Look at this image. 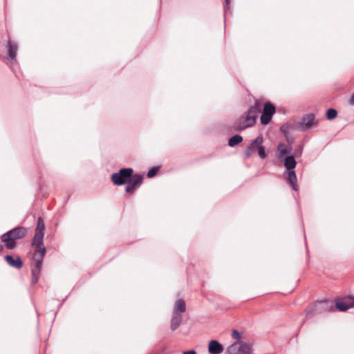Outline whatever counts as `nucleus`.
Masks as SVG:
<instances>
[{
  "mask_svg": "<svg viewBox=\"0 0 354 354\" xmlns=\"http://www.w3.org/2000/svg\"><path fill=\"white\" fill-rule=\"evenodd\" d=\"M225 1L226 7L229 6V5H230V0H225Z\"/></svg>",
  "mask_w": 354,
  "mask_h": 354,
  "instance_id": "nucleus-27",
  "label": "nucleus"
},
{
  "mask_svg": "<svg viewBox=\"0 0 354 354\" xmlns=\"http://www.w3.org/2000/svg\"><path fill=\"white\" fill-rule=\"evenodd\" d=\"M315 116L313 114L305 115L301 122H298L297 129L301 131H306L310 129L314 124Z\"/></svg>",
  "mask_w": 354,
  "mask_h": 354,
  "instance_id": "nucleus-10",
  "label": "nucleus"
},
{
  "mask_svg": "<svg viewBox=\"0 0 354 354\" xmlns=\"http://www.w3.org/2000/svg\"><path fill=\"white\" fill-rule=\"evenodd\" d=\"M354 306V297L348 296L335 301V307L339 311H346Z\"/></svg>",
  "mask_w": 354,
  "mask_h": 354,
  "instance_id": "nucleus-8",
  "label": "nucleus"
},
{
  "mask_svg": "<svg viewBox=\"0 0 354 354\" xmlns=\"http://www.w3.org/2000/svg\"><path fill=\"white\" fill-rule=\"evenodd\" d=\"M186 310V304L183 299L176 300L174 304L173 313L182 315Z\"/></svg>",
  "mask_w": 354,
  "mask_h": 354,
  "instance_id": "nucleus-14",
  "label": "nucleus"
},
{
  "mask_svg": "<svg viewBox=\"0 0 354 354\" xmlns=\"http://www.w3.org/2000/svg\"><path fill=\"white\" fill-rule=\"evenodd\" d=\"M18 50L17 44L12 41L8 43V55L12 62H16L17 53Z\"/></svg>",
  "mask_w": 354,
  "mask_h": 354,
  "instance_id": "nucleus-15",
  "label": "nucleus"
},
{
  "mask_svg": "<svg viewBox=\"0 0 354 354\" xmlns=\"http://www.w3.org/2000/svg\"><path fill=\"white\" fill-rule=\"evenodd\" d=\"M262 143L263 137L262 136H259L252 142L250 146L254 149L258 150V153L260 158L265 159L266 158V153L265 152L264 147L262 146Z\"/></svg>",
  "mask_w": 354,
  "mask_h": 354,
  "instance_id": "nucleus-11",
  "label": "nucleus"
},
{
  "mask_svg": "<svg viewBox=\"0 0 354 354\" xmlns=\"http://www.w3.org/2000/svg\"><path fill=\"white\" fill-rule=\"evenodd\" d=\"M183 354H196V352L194 350H190V351L184 352Z\"/></svg>",
  "mask_w": 354,
  "mask_h": 354,
  "instance_id": "nucleus-25",
  "label": "nucleus"
},
{
  "mask_svg": "<svg viewBox=\"0 0 354 354\" xmlns=\"http://www.w3.org/2000/svg\"><path fill=\"white\" fill-rule=\"evenodd\" d=\"M255 151L256 150L252 148V147L249 146L245 151V156L249 158L255 152Z\"/></svg>",
  "mask_w": 354,
  "mask_h": 354,
  "instance_id": "nucleus-22",
  "label": "nucleus"
},
{
  "mask_svg": "<svg viewBox=\"0 0 354 354\" xmlns=\"http://www.w3.org/2000/svg\"><path fill=\"white\" fill-rule=\"evenodd\" d=\"M133 172V171L131 168L122 169L118 172L113 173L111 175V180L115 185H122L127 183L128 179L131 177Z\"/></svg>",
  "mask_w": 354,
  "mask_h": 354,
  "instance_id": "nucleus-6",
  "label": "nucleus"
},
{
  "mask_svg": "<svg viewBox=\"0 0 354 354\" xmlns=\"http://www.w3.org/2000/svg\"><path fill=\"white\" fill-rule=\"evenodd\" d=\"M255 151L256 150L252 148V147L249 146L245 151V156L249 158L255 152Z\"/></svg>",
  "mask_w": 354,
  "mask_h": 354,
  "instance_id": "nucleus-23",
  "label": "nucleus"
},
{
  "mask_svg": "<svg viewBox=\"0 0 354 354\" xmlns=\"http://www.w3.org/2000/svg\"><path fill=\"white\" fill-rule=\"evenodd\" d=\"M259 112L257 105L252 106L248 111L245 115L241 116L234 124V130L242 131L248 127L253 126L256 122L258 113Z\"/></svg>",
  "mask_w": 354,
  "mask_h": 354,
  "instance_id": "nucleus-2",
  "label": "nucleus"
},
{
  "mask_svg": "<svg viewBox=\"0 0 354 354\" xmlns=\"http://www.w3.org/2000/svg\"><path fill=\"white\" fill-rule=\"evenodd\" d=\"M320 304L322 306H325L326 304V302H322V303H320Z\"/></svg>",
  "mask_w": 354,
  "mask_h": 354,
  "instance_id": "nucleus-28",
  "label": "nucleus"
},
{
  "mask_svg": "<svg viewBox=\"0 0 354 354\" xmlns=\"http://www.w3.org/2000/svg\"><path fill=\"white\" fill-rule=\"evenodd\" d=\"M350 104L351 105H354V93L351 95V97L350 99Z\"/></svg>",
  "mask_w": 354,
  "mask_h": 354,
  "instance_id": "nucleus-26",
  "label": "nucleus"
},
{
  "mask_svg": "<svg viewBox=\"0 0 354 354\" xmlns=\"http://www.w3.org/2000/svg\"><path fill=\"white\" fill-rule=\"evenodd\" d=\"M26 233L27 230L25 227H17L3 234L1 241L5 243L6 248L13 250L17 245L15 240L24 237Z\"/></svg>",
  "mask_w": 354,
  "mask_h": 354,
  "instance_id": "nucleus-3",
  "label": "nucleus"
},
{
  "mask_svg": "<svg viewBox=\"0 0 354 354\" xmlns=\"http://www.w3.org/2000/svg\"><path fill=\"white\" fill-rule=\"evenodd\" d=\"M301 150H300L299 152H298V154H301Z\"/></svg>",
  "mask_w": 354,
  "mask_h": 354,
  "instance_id": "nucleus-30",
  "label": "nucleus"
},
{
  "mask_svg": "<svg viewBox=\"0 0 354 354\" xmlns=\"http://www.w3.org/2000/svg\"><path fill=\"white\" fill-rule=\"evenodd\" d=\"M45 225L43 219L39 217L37 221V225L35 229V233L44 234Z\"/></svg>",
  "mask_w": 354,
  "mask_h": 354,
  "instance_id": "nucleus-19",
  "label": "nucleus"
},
{
  "mask_svg": "<svg viewBox=\"0 0 354 354\" xmlns=\"http://www.w3.org/2000/svg\"><path fill=\"white\" fill-rule=\"evenodd\" d=\"M183 319V315L173 313L171 319V329L175 330L180 324Z\"/></svg>",
  "mask_w": 354,
  "mask_h": 354,
  "instance_id": "nucleus-17",
  "label": "nucleus"
},
{
  "mask_svg": "<svg viewBox=\"0 0 354 354\" xmlns=\"http://www.w3.org/2000/svg\"><path fill=\"white\" fill-rule=\"evenodd\" d=\"M223 346L217 340H211L208 344V352L210 354H221Z\"/></svg>",
  "mask_w": 354,
  "mask_h": 354,
  "instance_id": "nucleus-12",
  "label": "nucleus"
},
{
  "mask_svg": "<svg viewBox=\"0 0 354 354\" xmlns=\"http://www.w3.org/2000/svg\"><path fill=\"white\" fill-rule=\"evenodd\" d=\"M275 113V106L270 102H266L264 104L263 113L261 116V123L263 125L268 124L271 119L273 114Z\"/></svg>",
  "mask_w": 354,
  "mask_h": 354,
  "instance_id": "nucleus-7",
  "label": "nucleus"
},
{
  "mask_svg": "<svg viewBox=\"0 0 354 354\" xmlns=\"http://www.w3.org/2000/svg\"><path fill=\"white\" fill-rule=\"evenodd\" d=\"M296 160L292 156H288L284 159V166L286 168V171L283 174L284 177L295 191L297 190V179L296 174L293 169L296 167Z\"/></svg>",
  "mask_w": 354,
  "mask_h": 354,
  "instance_id": "nucleus-4",
  "label": "nucleus"
},
{
  "mask_svg": "<svg viewBox=\"0 0 354 354\" xmlns=\"http://www.w3.org/2000/svg\"><path fill=\"white\" fill-rule=\"evenodd\" d=\"M44 235V234L35 233L32 242V246L35 248L32 257L33 264L31 266L32 283L38 281L44 257L46 252L43 243Z\"/></svg>",
  "mask_w": 354,
  "mask_h": 354,
  "instance_id": "nucleus-1",
  "label": "nucleus"
},
{
  "mask_svg": "<svg viewBox=\"0 0 354 354\" xmlns=\"http://www.w3.org/2000/svg\"><path fill=\"white\" fill-rule=\"evenodd\" d=\"M337 112L334 109H329L326 111V117L328 120H333L336 118Z\"/></svg>",
  "mask_w": 354,
  "mask_h": 354,
  "instance_id": "nucleus-20",
  "label": "nucleus"
},
{
  "mask_svg": "<svg viewBox=\"0 0 354 354\" xmlns=\"http://www.w3.org/2000/svg\"><path fill=\"white\" fill-rule=\"evenodd\" d=\"M142 183V176L140 175H134L130 177L127 183L126 192L130 194L133 193L135 189L139 187Z\"/></svg>",
  "mask_w": 354,
  "mask_h": 354,
  "instance_id": "nucleus-9",
  "label": "nucleus"
},
{
  "mask_svg": "<svg viewBox=\"0 0 354 354\" xmlns=\"http://www.w3.org/2000/svg\"><path fill=\"white\" fill-rule=\"evenodd\" d=\"M158 171V167H153L147 173V176L149 178H152L155 176Z\"/></svg>",
  "mask_w": 354,
  "mask_h": 354,
  "instance_id": "nucleus-21",
  "label": "nucleus"
},
{
  "mask_svg": "<svg viewBox=\"0 0 354 354\" xmlns=\"http://www.w3.org/2000/svg\"><path fill=\"white\" fill-rule=\"evenodd\" d=\"M243 141L242 136L239 135H234L229 139L228 145L230 147H234Z\"/></svg>",
  "mask_w": 354,
  "mask_h": 354,
  "instance_id": "nucleus-18",
  "label": "nucleus"
},
{
  "mask_svg": "<svg viewBox=\"0 0 354 354\" xmlns=\"http://www.w3.org/2000/svg\"><path fill=\"white\" fill-rule=\"evenodd\" d=\"M5 259L6 262L13 268L19 269L23 266L22 260L19 256H17L15 258H14L11 255H6L5 257Z\"/></svg>",
  "mask_w": 354,
  "mask_h": 354,
  "instance_id": "nucleus-13",
  "label": "nucleus"
},
{
  "mask_svg": "<svg viewBox=\"0 0 354 354\" xmlns=\"http://www.w3.org/2000/svg\"><path fill=\"white\" fill-rule=\"evenodd\" d=\"M3 250V246L0 244V251Z\"/></svg>",
  "mask_w": 354,
  "mask_h": 354,
  "instance_id": "nucleus-29",
  "label": "nucleus"
},
{
  "mask_svg": "<svg viewBox=\"0 0 354 354\" xmlns=\"http://www.w3.org/2000/svg\"><path fill=\"white\" fill-rule=\"evenodd\" d=\"M232 337L235 339H240L241 337V335L237 330H234L232 333Z\"/></svg>",
  "mask_w": 354,
  "mask_h": 354,
  "instance_id": "nucleus-24",
  "label": "nucleus"
},
{
  "mask_svg": "<svg viewBox=\"0 0 354 354\" xmlns=\"http://www.w3.org/2000/svg\"><path fill=\"white\" fill-rule=\"evenodd\" d=\"M229 354H253L252 344L242 341L236 342L227 348Z\"/></svg>",
  "mask_w": 354,
  "mask_h": 354,
  "instance_id": "nucleus-5",
  "label": "nucleus"
},
{
  "mask_svg": "<svg viewBox=\"0 0 354 354\" xmlns=\"http://www.w3.org/2000/svg\"><path fill=\"white\" fill-rule=\"evenodd\" d=\"M291 147L286 145L283 143L279 144L277 147V151L279 153L278 158L281 159L285 155H287L291 152Z\"/></svg>",
  "mask_w": 354,
  "mask_h": 354,
  "instance_id": "nucleus-16",
  "label": "nucleus"
}]
</instances>
